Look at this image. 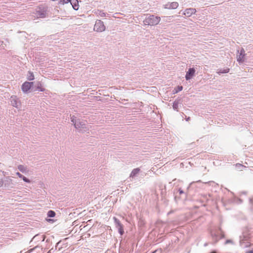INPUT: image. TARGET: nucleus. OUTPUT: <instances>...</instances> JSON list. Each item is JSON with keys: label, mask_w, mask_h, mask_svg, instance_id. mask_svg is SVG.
<instances>
[{"label": "nucleus", "mask_w": 253, "mask_h": 253, "mask_svg": "<svg viewBox=\"0 0 253 253\" xmlns=\"http://www.w3.org/2000/svg\"><path fill=\"white\" fill-rule=\"evenodd\" d=\"M250 237V230L247 227L243 230L242 235L240 236V244L242 248H244L250 246L251 244L249 241Z\"/></svg>", "instance_id": "f257e3e1"}, {"label": "nucleus", "mask_w": 253, "mask_h": 253, "mask_svg": "<svg viewBox=\"0 0 253 253\" xmlns=\"http://www.w3.org/2000/svg\"><path fill=\"white\" fill-rule=\"evenodd\" d=\"M71 120L75 127L79 129L80 131L84 132L89 130V127L86 126L85 123L81 121L80 119H78L76 116H73L71 118Z\"/></svg>", "instance_id": "f03ea898"}, {"label": "nucleus", "mask_w": 253, "mask_h": 253, "mask_svg": "<svg viewBox=\"0 0 253 253\" xmlns=\"http://www.w3.org/2000/svg\"><path fill=\"white\" fill-rule=\"evenodd\" d=\"M49 12V8L47 6L41 5L37 8L35 15L38 18H44L48 16Z\"/></svg>", "instance_id": "7ed1b4c3"}, {"label": "nucleus", "mask_w": 253, "mask_h": 253, "mask_svg": "<svg viewBox=\"0 0 253 253\" xmlns=\"http://www.w3.org/2000/svg\"><path fill=\"white\" fill-rule=\"evenodd\" d=\"M160 19L159 16L149 15L143 20V23L145 25L154 26L159 24Z\"/></svg>", "instance_id": "20e7f679"}, {"label": "nucleus", "mask_w": 253, "mask_h": 253, "mask_svg": "<svg viewBox=\"0 0 253 253\" xmlns=\"http://www.w3.org/2000/svg\"><path fill=\"white\" fill-rule=\"evenodd\" d=\"M211 236L213 244L217 243L220 239L223 238L224 237V233L221 230V227H219L218 231H211Z\"/></svg>", "instance_id": "39448f33"}, {"label": "nucleus", "mask_w": 253, "mask_h": 253, "mask_svg": "<svg viewBox=\"0 0 253 253\" xmlns=\"http://www.w3.org/2000/svg\"><path fill=\"white\" fill-rule=\"evenodd\" d=\"M94 30L97 32H102L105 30V26L103 22L100 20H97L94 26Z\"/></svg>", "instance_id": "423d86ee"}, {"label": "nucleus", "mask_w": 253, "mask_h": 253, "mask_svg": "<svg viewBox=\"0 0 253 253\" xmlns=\"http://www.w3.org/2000/svg\"><path fill=\"white\" fill-rule=\"evenodd\" d=\"M10 101L11 105L13 107L19 108L20 107L21 103L19 99L16 96H12L10 97Z\"/></svg>", "instance_id": "0eeeda50"}, {"label": "nucleus", "mask_w": 253, "mask_h": 253, "mask_svg": "<svg viewBox=\"0 0 253 253\" xmlns=\"http://www.w3.org/2000/svg\"><path fill=\"white\" fill-rule=\"evenodd\" d=\"M33 82H24L21 86L22 91L24 92H27L33 85Z\"/></svg>", "instance_id": "6e6552de"}, {"label": "nucleus", "mask_w": 253, "mask_h": 253, "mask_svg": "<svg viewBox=\"0 0 253 253\" xmlns=\"http://www.w3.org/2000/svg\"><path fill=\"white\" fill-rule=\"evenodd\" d=\"M197 10L195 8H186L182 13V14L186 17H189L192 16L193 14H195Z\"/></svg>", "instance_id": "1a4fd4ad"}, {"label": "nucleus", "mask_w": 253, "mask_h": 253, "mask_svg": "<svg viewBox=\"0 0 253 253\" xmlns=\"http://www.w3.org/2000/svg\"><path fill=\"white\" fill-rule=\"evenodd\" d=\"M195 71V69L194 68H190L185 75L186 80L188 81L191 79L194 76Z\"/></svg>", "instance_id": "9d476101"}, {"label": "nucleus", "mask_w": 253, "mask_h": 253, "mask_svg": "<svg viewBox=\"0 0 253 253\" xmlns=\"http://www.w3.org/2000/svg\"><path fill=\"white\" fill-rule=\"evenodd\" d=\"M245 56V51L243 48L240 50L239 55H237V61L239 63H242L244 61V57Z\"/></svg>", "instance_id": "9b49d317"}, {"label": "nucleus", "mask_w": 253, "mask_h": 253, "mask_svg": "<svg viewBox=\"0 0 253 253\" xmlns=\"http://www.w3.org/2000/svg\"><path fill=\"white\" fill-rule=\"evenodd\" d=\"M164 6L166 9H174L178 6V3L177 2H168Z\"/></svg>", "instance_id": "f8f14e48"}, {"label": "nucleus", "mask_w": 253, "mask_h": 253, "mask_svg": "<svg viewBox=\"0 0 253 253\" xmlns=\"http://www.w3.org/2000/svg\"><path fill=\"white\" fill-rule=\"evenodd\" d=\"M69 2H70L74 9L75 10H78L79 5L78 0H70Z\"/></svg>", "instance_id": "ddd939ff"}, {"label": "nucleus", "mask_w": 253, "mask_h": 253, "mask_svg": "<svg viewBox=\"0 0 253 253\" xmlns=\"http://www.w3.org/2000/svg\"><path fill=\"white\" fill-rule=\"evenodd\" d=\"M42 240V241H44L45 240V236L44 235H40L39 234H37L35 235L32 239L31 242H32L33 241H39L40 240Z\"/></svg>", "instance_id": "4468645a"}, {"label": "nucleus", "mask_w": 253, "mask_h": 253, "mask_svg": "<svg viewBox=\"0 0 253 253\" xmlns=\"http://www.w3.org/2000/svg\"><path fill=\"white\" fill-rule=\"evenodd\" d=\"M140 171V169L138 168L134 169L131 172L129 177L133 178L137 176L138 173Z\"/></svg>", "instance_id": "2eb2a0df"}, {"label": "nucleus", "mask_w": 253, "mask_h": 253, "mask_svg": "<svg viewBox=\"0 0 253 253\" xmlns=\"http://www.w3.org/2000/svg\"><path fill=\"white\" fill-rule=\"evenodd\" d=\"M16 175L19 177V178H22L23 181L26 183H30V179H29L28 178H27V177H26L25 176H24V175H23L22 174H21L20 172H17L16 173Z\"/></svg>", "instance_id": "dca6fc26"}, {"label": "nucleus", "mask_w": 253, "mask_h": 253, "mask_svg": "<svg viewBox=\"0 0 253 253\" xmlns=\"http://www.w3.org/2000/svg\"><path fill=\"white\" fill-rule=\"evenodd\" d=\"M36 90L40 91H44L45 90V88L42 86V84L41 82H38L36 86Z\"/></svg>", "instance_id": "f3484780"}, {"label": "nucleus", "mask_w": 253, "mask_h": 253, "mask_svg": "<svg viewBox=\"0 0 253 253\" xmlns=\"http://www.w3.org/2000/svg\"><path fill=\"white\" fill-rule=\"evenodd\" d=\"M95 13L98 16H100L101 17L107 16L108 14L104 12L102 10H97L95 12Z\"/></svg>", "instance_id": "a211bd4d"}, {"label": "nucleus", "mask_w": 253, "mask_h": 253, "mask_svg": "<svg viewBox=\"0 0 253 253\" xmlns=\"http://www.w3.org/2000/svg\"><path fill=\"white\" fill-rule=\"evenodd\" d=\"M27 80L29 81H33L34 80V75L33 72L31 71H28L27 74Z\"/></svg>", "instance_id": "6ab92c4d"}, {"label": "nucleus", "mask_w": 253, "mask_h": 253, "mask_svg": "<svg viewBox=\"0 0 253 253\" xmlns=\"http://www.w3.org/2000/svg\"><path fill=\"white\" fill-rule=\"evenodd\" d=\"M229 70L230 69L229 68L218 69L217 70V73L219 75H220L221 74H225L228 73Z\"/></svg>", "instance_id": "aec40b11"}, {"label": "nucleus", "mask_w": 253, "mask_h": 253, "mask_svg": "<svg viewBox=\"0 0 253 253\" xmlns=\"http://www.w3.org/2000/svg\"><path fill=\"white\" fill-rule=\"evenodd\" d=\"M183 89V86L181 85H178L176 87L174 88V89L173 90V93L174 94L177 93L178 92L181 91Z\"/></svg>", "instance_id": "412c9836"}, {"label": "nucleus", "mask_w": 253, "mask_h": 253, "mask_svg": "<svg viewBox=\"0 0 253 253\" xmlns=\"http://www.w3.org/2000/svg\"><path fill=\"white\" fill-rule=\"evenodd\" d=\"M178 103H179L178 101L177 100H175L173 102V105H172L173 109L176 111H178Z\"/></svg>", "instance_id": "4be33fe9"}, {"label": "nucleus", "mask_w": 253, "mask_h": 253, "mask_svg": "<svg viewBox=\"0 0 253 253\" xmlns=\"http://www.w3.org/2000/svg\"><path fill=\"white\" fill-rule=\"evenodd\" d=\"M113 218H114V222L115 223L116 227H118L123 225V224H122V223H121V222L118 218H117L115 217H114Z\"/></svg>", "instance_id": "5701e85b"}, {"label": "nucleus", "mask_w": 253, "mask_h": 253, "mask_svg": "<svg viewBox=\"0 0 253 253\" xmlns=\"http://www.w3.org/2000/svg\"><path fill=\"white\" fill-rule=\"evenodd\" d=\"M47 216L49 217H54L55 216V212L53 211L50 210L47 212Z\"/></svg>", "instance_id": "b1692460"}, {"label": "nucleus", "mask_w": 253, "mask_h": 253, "mask_svg": "<svg viewBox=\"0 0 253 253\" xmlns=\"http://www.w3.org/2000/svg\"><path fill=\"white\" fill-rule=\"evenodd\" d=\"M117 228L118 229L119 233L122 235L124 233L123 225Z\"/></svg>", "instance_id": "393cba45"}, {"label": "nucleus", "mask_w": 253, "mask_h": 253, "mask_svg": "<svg viewBox=\"0 0 253 253\" xmlns=\"http://www.w3.org/2000/svg\"><path fill=\"white\" fill-rule=\"evenodd\" d=\"M18 169L22 172H24L26 171V168L23 165H19V166H18Z\"/></svg>", "instance_id": "a878e982"}, {"label": "nucleus", "mask_w": 253, "mask_h": 253, "mask_svg": "<svg viewBox=\"0 0 253 253\" xmlns=\"http://www.w3.org/2000/svg\"><path fill=\"white\" fill-rule=\"evenodd\" d=\"M69 1L70 0H59V3L64 4L68 3Z\"/></svg>", "instance_id": "bb28decb"}, {"label": "nucleus", "mask_w": 253, "mask_h": 253, "mask_svg": "<svg viewBox=\"0 0 253 253\" xmlns=\"http://www.w3.org/2000/svg\"><path fill=\"white\" fill-rule=\"evenodd\" d=\"M229 243H233V241L230 239L227 240L225 242V244H227Z\"/></svg>", "instance_id": "cd10ccee"}, {"label": "nucleus", "mask_w": 253, "mask_h": 253, "mask_svg": "<svg viewBox=\"0 0 253 253\" xmlns=\"http://www.w3.org/2000/svg\"><path fill=\"white\" fill-rule=\"evenodd\" d=\"M178 192H179L180 194H182L184 193V191L181 188H179L178 189Z\"/></svg>", "instance_id": "c85d7f7f"}, {"label": "nucleus", "mask_w": 253, "mask_h": 253, "mask_svg": "<svg viewBox=\"0 0 253 253\" xmlns=\"http://www.w3.org/2000/svg\"><path fill=\"white\" fill-rule=\"evenodd\" d=\"M249 201L251 204H253V197L249 199Z\"/></svg>", "instance_id": "c756f323"}, {"label": "nucleus", "mask_w": 253, "mask_h": 253, "mask_svg": "<svg viewBox=\"0 0 253 253\" xmlns=\"http://www.w3.org/2000/svg\"><path fill=\"white\" fill-rule=\"evenodd\" d=\"M3 184V181L1 179H0V187H1Z\"/></svg>", "instance_id": "7c9ffc66"}, {"label": "nucleus", "mask_w": 253, "mask_h": 253, "mask_svg": "<svg viewBox=\"0 0 253 253\" xmlns=\"http://www.w3.org/2000/svg\"><path fill=\"white\" fill-rule=\"evenodd\" d=\"M247 253H253V250H251L247 252Z\"/></svg>", "instance_id": "2f4dec72"}, {"label": "nucleus", "mask_w": 253, "mask_h": 253, "mask_svg": "<svg viewBox=\"0 0 253 253\" xmlns=\"http://www.w3.org/2000/svg\"><path fill=\"white\" fill-rule=\"evenodd\" d=\"M3 42L2 41H0V46H1V45H2Z\"/></svg>", "instance_id": "473e14b6"}, {"label": "nucleus", "mask_w": 253, "mask_h": 253, "mask_svg": "<svg viewBox=\"0 0 253 253\" xmlns=\"http://www.w3.org/2000/svg\"><path fill=\"white\" fill-rule=\"evenodd\" d=\"M52 249L50 250L47 253H51Z\"/></svg>", "instance_id": "72a5a7b5"}, {"label": "nucleus", "mask_w": 253, "mask_h": 253, "mask_svg": "<svg viewBox=\"0 0 253 253\" xmlns=\"http://www.w3.org/2000/svg\"><path fill=\"white\" fill-rule=\"evenodd\" d=\"M7 182H10L11 181V179H8V180H7Z\"/></svg>", "instance_id": "f704fd0d"}, {"label": "nucleus", "mask_w": 253, "mask_h": 253, "mask_svg": "<svg viewBox=\"0 0 253 253\" xmlns=\"http://www.w3.org/2000/svg\"><path fill=\"white\" fill-rule=\"evenodd\" d=\"M4 186H5V187H7V186H6V183H4Z\"/></svg>", "instance_id": "c9c22d12"}, {"label": "nucleus", "mask_w": 253, "mask_h": 253, "mask_svg": "<svg viewBox=\"0 0 253 253\" xmlns=\"http://www.w3.org/2000/svg\"><path fill=\"white\" fill-rule=\"evenodd\" d=\"M193 183H194V182H192L190 183V185H192Z\"/></svg>", "instance_id": "e433bc0d"}, {"label": "nucleus", "mask_w": 253, "mask_h": 253, "mask_svg": "<svg viewBox=\"0 0 253 253\" xmlns=\"http://www.w3.org/2000/svg\"><path fill=\"white\" fill-rule=\"evenodd\" d=\"M190 119V117H188V118L187 119V121L189 120Z\"/></svg>", "instance_id": "4c0bfd02"}, {"label": "nucleus", "mask_w": 253, "mask_h": 253, "mask_svg": "<svg viewBox=\"0 0 253 253\" xmlns=\"http://www.w3.org/2000/svg\"><path fill=\"white\" fill-rule=\"evenodd\" d=\"M197 182H201V180H198L197 181Z\"/></svg>", "instance_id": "58836bf2"}, {"label": "nucleus", "mask_w": 253, "mask_h": 253, "mask_svg": "<svg viewBox=\"0 0 253 253\" xmlns=\"http://www.w3.org/2000/svg\"><path fill=\"white\" fill-rule=\"evenodd\" d=\"M207 246V243L205 244V246Z\"/></svg>", "instance_id": "ea45409f"}]
</instances>
